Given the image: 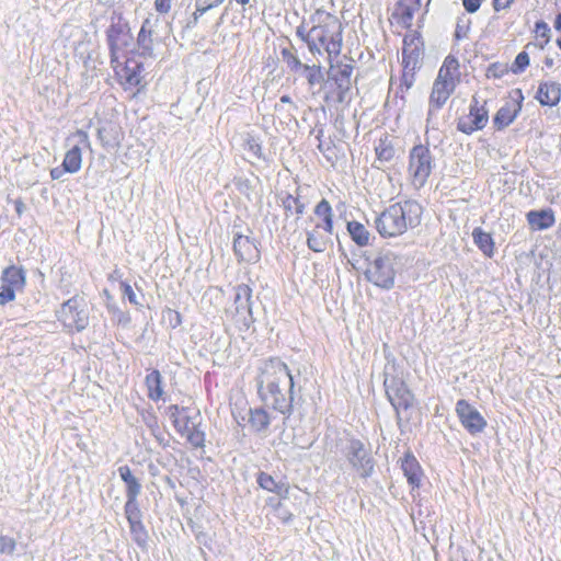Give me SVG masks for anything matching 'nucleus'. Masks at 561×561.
I'll use <instances>...</instances> for the list:
<instances>
[{
    "instance_id": "f257e3e1",
    "label": "nucleus",
    "mask_w": 561,
    "mask_h": 561,
    "mask_svg": "<svg viewBox=\"0 0 561 561\" xmlns=\"http://www.w3.org/2000/svg\"><path fill=\"white\" fill-rule=\"evenodd\" d=\"M257 393L262 402L282 414L293 409L294 377L278 358L263 360L257 367Z\"/></svg>"
},
{
    "instance_id": "f03ea898",
    "label": "nucleus",
    "mask_w": 561,
    "mask_h": 561,
    "mask_svg": "<svg viewBox=\"0 0 561 561\" xmlns=\"http://www.w3.org/2000/svg\"><path fill=\"white\" fill-rule=\"evenodd\" d=\"M423 208L412 199L394 203L375 218V227L382 238L402 236L421 222Z\"/></svg>"
},
{
    "instance_id": "7ed1b4c3",
    "label": "nucleus",
    "mask_w": 561,
    "mask_h": 561,
    "mask_svg": "<svg viewBox=\"0 0 561 561\" xmlns=\"http://www.w3.org/2000/svg\"><path fill=\"white\" fill-rule=\"evenodd\" d=\"M311 24V54L327 53L329 58L340 55L342 49V23L325 11L317 10L310 16Z\"/></svg>"
},
{
    "instance_id": "20e7f679",
    "label": "nucleus",
    "mask_w": 561,
    "mask_h": 561,
    "mask_svg": "<svg viewBox=\"0 0 561 561\" xmlns=\"http://www.w3.org/2000/svg\"><path fill=\"white\" fill-rule=\"evenodd\" d=\"M435 167L431 149L425 145H415L409 153L408 173L414 187L420 188L427 182Z\"/></svg>"
},
{
    "instance_id": "39448f33",
    "label": "nucleus",
    "mask_w": 561,
    "mask_h": 561,
    "mask_svg": "<svg viewBox=\"0 0 561 561\" xmlns=\"http://www.w3.org/2000/svg\"><path fill=\"white\" fill-rule=\"evenodd\" d=\"M106 39L111 62H118V59H125L134 41L128 23L121 16L112 18L111 25L106 31Z\"/></svg>"
},
{
    "instance_id": "423d86ee",
    "label": "nucleus",
    "mask_w": 561,
    "mask_h": 561,
    "mask_svg": "<svg viewBox=\"0 0 561 561\" xmlns=\"http://www.w3.org/2000/svg\"><path fill=\"white\" fill-rule=\"evenodd\" d=\"M394 264L396 255L392 252L380 253L368 262L365 276L374 285L390 289L394 285Z\"/></svg>"
},
{
    "instance_id": "0eeeda50",
    "label": "nucleus",
    "mask_w": 561,
    "mask_h": 561,
    "mask_svg": "<svg viewBox=\"0 0 561 561\" xmlns=\"http://www.w3.org/2000/svg\"><path fill=\"white\" fill-rule=\"evenodd\" d=\"M252 289L240 284L234 287L233 306L226 312L239 331H247L254 322L251 306Z\"/></svg>"
},
{
    "instance_id": "6e6552de",
    "label": "nucleus",
    "mask_w": 561,
    "mask_h": 561,
    "mask_svg": "<svg viewBox=\"0 0 561 561\" xmlns=\"http://www.w3.org/2000/svg\"><path fill=\"white\" fill-rule=\"evenodd\" d=\"M343 454L348 463L358 473L359 477L366 479L371 476L375 461L370 455V451L359 439H348L346 446L343 449Z\"/></svg>"
},
{
    "instance_id": "1a4fd4ad",
    "label": "nucleus",
    "mask_w": 561,
    "mask_h": 561,
    "mask_svg": "<svg viewBox=\"0 0 561 561\" xmlns=\"http://www.w3.org/2000/svg\"><path fill=\"white\" fill-rule=\"evenodd\" d=\"M58 319L70 331H82L89 324V316L83 300L72 297L62 304L58 311Z\"/></svg>"
},
{
    "instance_id": "9d476101",
    "label": "nucleus",
    "mask_w": 561,
    "mask_h": 561,
    "mask_svg": "<svg viewBox=\"0 0 561 561\" xmlns=\"http://www.w3.org/2000/svg\"><path fill=\"white\" fill-rule=\"evenodd\" d=\"M67 146L69 149L65 154L62 164L68 173H77L82 164V149L91 147L88 133L78 129L67 138Z\"/></svg>"
},
{
    "instance_id": "9b49d317",
    "label": "nucleus",
    "mask_w": 561,
    "mask_h": 561,
    "mask_svg": "<svg viewBox=\"0 0 561 561\" xmlns=\"http://www.w3.org/2000/svg\"><path fill=\"white\" fill-rule=\"evenodd\" d=\"M383 385L387 398L397 411L398 415L400 409L407 410L413 404V393L402 379L386 376Z\"/></svg>"
},
{
    "instance_id": "f8f14e48",
    "label": "nucleus",
    "mask_w": 561,
    "mask_h": 561,
    "mask_svg": "<svg viewBox=\"0 0 561 561\" xmlns=\"http://www.w3.org/2000/svg\"><path fill=\"white\" fill-rule=\"evenodd\" d=\"M111 65L125 90L137 88L141 83L144 67L136 59H118V62Z\"/></svg>"
},
{
    "instance_id": "ddd939ff",
    "label": "nucleus",
    "mask_w": 561,
    "mask_h": 561,
    "mask_svg": "<svg viewBox=\"0 0 561 561\" xmlns=\"http://www.w3.org/2000/svg\"><path fill=\"white\" fill-rule=\"evenodd\" d=\"M484 105L485 101L481 104L479 100L473 96L469 114L458 119L457 129L467 135H471L473 131L482 129L489 119L488 110Z\"/></svg>"
},
{
    "instance_id": "4468645a",
    "label": "nucleus",
    "mask_w": 561,
    "mask_h": 561,
    "mask_svg": "<svg viewBox=\"0 0 561 561\" xmlns=\"http://www.w3.org/2000/svg\"><path fill=\"white\" fill-rule=\"evenodd\" d=\"M456 413L460 420L461 425L471 435L481 433L486 426V421L481 415V413L463 399L456 403Z\"/></svg>"
},
{
    "instance_id": "2eb2a0df",
    "label": "nucleus",
    "mask_w": 561,
    "mask_h": 561,
    "mask_svg": "<svg viewBox=\"0 0 561 561\" xmlns=\"http://www.w3.org/2000/svg\"><path fill=\"white\" fill-rule=\"evenodd\" d=\"M456 84L455 81H437L435 80L430 96V108L427 114V123L431 122L435 111L439 110L453 93Z\"/></svg>"
},
{
    "instance_id": "dca6fc26",
    "label": "nucleus",
    "mask_w": 561,
    "mask_h": 561,
    "mask_svg": "<svg viewBox=\"0 0 561 561\" xmlns=\"http://www.w3.org/2000/svg\"><path fill=\"white\" fill-rule=\"evenodd\" d=\"M233 252L239 262L255 263L260 260V251L255 242L247 236H234Z\"/></svg>"
},
{
    "instance_id": "f3484780",
    "label": "nucleus",
    "mask_w": 561,
    "mask_h": 561,
    "mask_svg": "<svg viewBox=\"0 0 561 561\" xmlns=\"http://www.w3.org/2000/svg\"><path fill=\"white\" fill-rule=\"evenodd\" d=\"M26 285V272L22 266L10 265L3 270L1 286L12 289V293H22Z\"/></svg>"
},
{
    "instance_id": "a211bd4d",
    "label": "nucleus",
    "mask_w": 561,
    "mask_h": 561,
    "mask_svg": "<svg viewBox=\"0 0 561 561\" xmlns=\"http://www.w3.org/2000/svg\"><path fill=\"white\" fill-rule=\"evenodd\" d=\"M158 23L159 19L152 15L148 16L142 22V25L138 33L137 43L138 46L141 48L144 55H153V34Z\"/></svg>"
},
{
    "instance_id": "6ab92c4d",
    "label": "nucleus",
    "mask_w": 561,
    "mask_h": 561,
    "mask_svg": "<svg viewBox=\"0 0 561 561\" xmlns=\"http://www.w3.org/2000/svg\"><path fill=\"white\" fill-rule=\"evenodd\" d=\"M323 229L320 224H317L311 230H307V247L317 253H322L327 250L328 244L331 241V234Z\"/></svg>"
},
{
    "instance_id": "aec40b11",
    "label": "nucleus",
    "mask_w": 561,
    "mask_h": 561,
    "mask_svg": "<svg viewBox=\"0 0 561 561\" xmlns=\"http://www.w3.org/2000/svg\"><path fill=\"white\" fill-rule=\"evenodd\" d=\"M526 218L533 230H546L556 224L554 211L551 208L530 210Z\"/></svg>"
},
{
    "instance_id": "412c9836",
    "label": "nucleus",
    "mask_w": 561,
    "mask_h": 561,
    "mask_svg": "<svg viewBox=\"0 0 561 561\" xmlns=\"http://www.w3.org/2000/svg\"><path fill=\"white\" fill-rule=\"evenodd\" d=\"M352 73L353 66L351 64L340 62L336 66L331 65L329 75L330 78L336 83L341 96L351 88Z\"/></svg>"
},
{
    "instance_id": "4be33fe9",
    "label": "nucleus",
    "mask_w": 561,
    "mask_h": 561,
    "mask_svg": "<svg viewBox=\"0 0 561 561\" xmlns=\"http://www.w3.org/2000/svg\"><path fill=\"white\" fill-rule=\"evenodd\" d=\"M401 469L412 488H419L422 481V468L412 454H405L401 462Z\"/></svg>"
},
{
    "instance_id": "5701e85b",
    "label": "nucleus",
    "mask_w": 561,
    "mask_h": 561,
    "mask_svg": "<svg viewBox=\"0 0 561 561\" xmlns=\"http://www.w3.org/2000/svg\"><path fill=\"white\" fill-rule=\"evenodd\" d=\"M419 0H399L393 16L403 27H410L414 13L419 10Z\"/></svg>"
},
{
    "instance_id": "b1692460",
    "label": "nucleus",
    "mask_w": 561,
    "mask_h": 561,
    "mask_svg": "<svg viewBox=\"0 0 561 561\" xmlns=\"http://www.w3.org/2000/svg\"><path fill=\"white\" fill-rule=\"evenodd\" d=\"M561 98V85L557 82L540 83L536 99L541 105L554 106Z\"/></svg>"
},
{
    "instance_id": "393cba45",
    "label": "nucleus",
    "mask_w": 561,
    "mask_h": 561,
    "mask_svg": "<svg viewBox=\"0 0 561 561\" xmlns=\"http://www.w3.org/2000/svg\"><path fill=\"white\" fill-rule=\"evenodd\" d=\"M145 385L147 387V396L150 400L157 402L163 399V377L159 370L152 369L145 378Z\"/></svg>"
},
{
    "instance_id": "a878e982",
    "label": "nucleus",
    "mask_w": 561,
    "mask_h": 561,
    "mask_svg": "<svg viewBox=\"0 0 561 561\" xmlns=\"http://www.w3.org/2000/svg\"><path fill=\"white\" fill-rule=\"evenodd\" d=\"M419 58V53L412 50L408 51V48L404 47L402 50V64H403V73L401 78V85H404L405 89H410L414 82L413 71L416 67Z\"/></svg>"
},
{
    "instance_id": "bb28decb",
    "label": "nucleus",
    "mask_w": 561,
    "mask_h": 561,
    "mask_svg": "<svg viewBox=\"0 0 561 561\" xmlns=\"http://www.w3.org/2000/svg\"><path fill=\"white\" fill-rule=\"evenodd\" d=\"M519 110H520V104L514 103V102L506 103L495 114L494 125L499 129L508 126L516 118Z\"/></svg>"
},
{
    "instance_id": "cd10ccee",
    "label": "nucleus",
    "mask_w": 561,
    "mask_h": 561,
    "mask_svg": "<svg viewBox=\"0 0 561 561\" xmlns=\"http://www.w3.org/2000/svg\"><path fill=\"white\" fill-rule=\"evenodd\" d=\"M249 424L255 433L265 432L270 424L271 417L263 408L249 410Z\"/></svg>"
},
{
    "instance_id": "c85d7f7f",
    "label": "nucleus",
    "mask_w": 561,
    "mask_h": 561,
    "mask_svg": "<svg viewBox=\"0 0 561 561\" xmlns=\"http://www.w3.org/2000/svg\"><path fill=\"white\" fill-rule=\"evenodd\" d=\"M121 479L126 484V497L138 496L141 492V484L138 479L131 473L128 466H121L118 468Z\"/></svg>"
},
{
    "instance_id": "c756f323",
    "label": "nucleus",
    "mask_w": 561,
    "mask_h": 561,
    "mask_svg": "<svg viewBox=\"0 0 561 561\" xmlns=\"http://www.w3.org/2000/svg\"><path fill=\"white\" fill-rule=\"evenodd\" d=\"M347 231L352 238V240L358 247H366L370 241V232L366 229V227L358 221H348L347 222Z\"/></svg>"
},
{
    "instance_id": "7c9ffc66",
    "label": "nucleus",
    "mask_w": 561,
    "mask_h": 561,
    "mask_svg": "<svg viewBox=\"0 0 561 561\" xmlns=\"http://www.w3.org/2000/svg\"><path fill=\"white\" fill-rule=\"evenodd\" d=\"M314 214L322 218V222H319L324 230L333 232V210L330 203L327 199H321L316 208Z\"/></svg>"
},
{
    "instance_id": "2f4dec72",
    "label": "nucleus",
    "mask_w": 561,
    "mask_h": 561,
    "mask_svg": "<svg viewBox=\"0 0 561 561\" xmlns=\"http://www.w3.org/2000/svg\"><path fill=\"white\" fill-rule=\"evenodd\" d=\"M472 237L476 245L486 255L492 256L494 242L490 233L484 232L481 228H474Z\"/></svg>"
},
{
    "instance_id": "473e14b6",
    "label": "nucleus",
    "mask_w": 561,
    "mask_h": 561,
    "mask_svg": "<svg viewBox=\"0 0 561 561\" xmlns=\"http://www.w3.org/2000/svg\"><path fill=\"white\" fill-rule=\"evenodd\" d=\"M377 160L379 162H389L396 154L394 147L388 137L380 138L375 147Z\"/></svg>"
},
{
    "instance_id": "72a5a7b5",
    "label": "nucleus",
    "mask_w": 561,
    "mask_h": 561,
    "mask_svg": "<svg viewBox=\"0 0 561 561\" xmlns=\"http://www.w3.org/2000/svg\"><path fill=\"white\" fill-rule=\"evenodd\" d=\"M130 528V534L133 537V540L141 548H145L147 546L148 540V534L145 529V526L140 520H136L133 523H128Z\"/></svg>"
},
{
    "instance_id": "f704fd0d",
    "label": "nucleus",
    "mask_w": 561,
    "mask_h": 561,
    "mask_svg": "<svg viewBox=\"0 0 561 561\" xmlns=\"http://www.w3.org/2000/svg\"><path fill=\"white\" fill-rule=\"evenodd\" d=\"M535 36L537 46L543 49L550 41V27L545 21H538L535 24Z\"/></svg>"
},
{
    "instance_id": "c9c22d12",
    "label": "nucleus",
    "mask_w": 561,
    "mask_h": 561,
    "mask_svg": "<svg viewBox=\"0 0 561 561\" xmlns=\"http://www.w3.org/2000/svg\"><path fill=\"white\" fill-rule=\"evenodd\" d=\"M283 207L286 213L302 215L305 213V203H302L298 196H293L287 194L285 198H283Z\"/></svg>"
},
{
    "instance_id": "e433bc0d",
    "label": "nucleus",
    "mask_w": 561,
    "mask_h": 561,
    "mask_svg": "<svg viewBox=\"0 0 561 561\" xmlns=\"http://www.w3.org/2000/svg\"><path fill=\"white\" fill-rule=\"evenodd\" d=\"M137 497L138 496L126 497L124 510L128 523L141 519V512L137 502Z\"/></svg>"
},
{
    "instance_id": "4c0bfd02",
    "label": "nucleus",
    "mask_w": 561,
    "mask_h": 561,
    "mask_svg": "<svg viewBox=\"0 0 561 561\" xmlns=\"http://www.w3.org/2000/svg\"><path fill=\"white\" fill-rule=\"evenodd\" d=\"M283 61L287 65L290 71H298L304 69L305 64L300 61L298 56L289 48H283L280 50Z\"/></svg>"
},
{
    "instance_id": "58836bf2",
    "label": "nucleus",
    "mask_w": 561,
    "mask_h": 561,
    "mask_svg": "<svg viewBox=\"0 0 561 561\" xmlns=\"http://www.w3.org/2000/svg\"><path fill=\"white\" fill-rule=\"evenodd\" d=\"M184 436L194 447H202L204 445L205 434L202 430L198 428L196 424H192V428L188 430Z\"/></svg>"
},
{
    "instance_id": "ea45409f",
    "label": "nucleus",
    "mask_w": 561,
    "mask_h": 561,
    "mask_svg": "<svg viewBox=\"0 0 561 561\" xmlns=\"http://www.w3.org/2000/svg\"><path fill=\"white\" fill-rule=\"evenodd\" d=\"M304 70L308 73L307 80L310 85H316L321 82L322 80V73H321V67L317 65L312 66H304Z\"/></svg>"
},
{
    "instance_id": "a19ab883",
    "label": "nucleus",
    "mask_w": 561,
    "mask_h": 561,
    "mask_svg": "<svg viewBox=\"0 0 561 561\" xmlns=\"http://www.w3.org/2000/svg\"><path fill=\"white\" fill-rule=\"evenodd\" d=\"M192 424H195L192 421V417L184 413L181 417L174 420L173 426L179 434L184 436V434L192 428Z\"/></svg>"
},
{
    "instance_id": "79ce46f5",
    "label": "nucleus",
    "mask_w": 561,
    "mask_h": 561,
    "mask_svg": "<svg viewBox=\"0 0 561 561\" xmlns=\"http://www.w3.org/2000/svg\"><path fill=\"white\" fill-rule=\"evenodd\" d=\"M119 287H121V290L123 293V296L125 298H127V300L131 305H134L136 307H141L142 306V304L138 300V297H137L136 293L134 291L133 287L128 283L121 282Z\"/></svg>"
},
{
    "instance_id": "37998d69",
    "label": "nucleus",
    "mask_w": 561,
    "mask_h": 561,
    "mask_svg": "<svg viewBox=\"0 0 561 561\" xmlns=\"http://www.w3.org/2000/svg\"><path fill=\"white\" fill-rule=\"evenodd\" d=\"M528 65H529V56L526 51H522L516 56V58L513 62V66H512V71L514 73H520L527 68Z\"/></svg>"
},
{
    "instance_id": "c03bdc74",
    "label": "nucleus",
    "mask_w": 561,
    "mask_h": 561,
    "mask_svg": "<svg viewBox=\"0 0 561 561\" xmlns=\"http://www.w3.org/2000/svg\"><path fill=\"white\" fill-rule=\"evenodd\" d=\"M15 550V541L9 536H0V553L12 554Z\"/></svg>"
},
{
    "instance_id": "a18cd8bd",
    "label": "nucleus",
    "mask_w": 561,
    "mask_h": 561,
    "mask_svg": "<svg viewBox=\"0 0 561 561\" xmlns=\"http://www.w3.org/2000/svg\"><path fill=\"white\" fill-rule=\"evenodd\" d=\"M275 482L274 478L268 473L260 472L257 476L259 485L266 491L273 490V488H275Z\"/></svg>"
},
{
    "instance_id": "49530a36",
    "label": "nucleus",
    "mask_w": 561,
    "mask_h": 561,
    "mask_svg": "<svg viewBox=\"0 0 561 561\" xmlns=\"http://www.w3.org/2000/svg\"><path fill=\"white\" fill-rule=\"evenodd\" d=\"M296 35L307 44L308 49L311 53V26L307 28L305 24L299 25L296 28Z\"/></svg>"
},
{
    "instance_id": "de8ad7c7",
    "label": "nucleus",
    "mask_w": 561,
    "mask_h": 561,
    "mask_svg": "<svg viewBox=\"0 0 561 561\" xmlns=\"http://www.w3.org/2000/svg\"><path fill=\"white\" fill-rule=\"evenodd\" d=\"M225 0H196V3L201 5L199 14H204L206 11L220 5Z\"/></svg>"
},
{
    "instance_id": "09e8293b",
    "label": "nucleus",
    "mask_w": 561,
    "mask_h": 561,
    "mask_svg": "<svg viewBox=\"0 0 561 561\" xmlns=\"http://www.w3.org/2000/svg\"><path fill=\"white\" fill-rule=\"evenodd\" d=\"M187 412V408H181L176 404H172L168 408L167 413L169 417L171 419L172 423L174 420L181 417L184 413Z\"/></svg>"
},
{
    "instance_id": "8fccbe9b",
    "label": "nucleus",
    "mask_w": 561,
    "mask_h": 561,
    "mask_svg": "<svg viewBox=\"0 0 561 561\" xmlns=\"http://www.w3.org/2000/svg\"><path fill=\"white\" fill-rule=\"evenodd\" d=\"M443 66L446 68V70L451 71L458 76L459 62L454 56H447Z\"/></svg>"
},
{
    "instance_id": "3c124183",
    "label": "nucleus",
    "mask_w": 561,
    "mask_h": 561,
    "mask_svg": "<svg viewBox=\"0 0 561 561\" xmlns=\"http://www.w3.org/2000/svg\"><path fill=\"white\" fill-rule=\"evenodd\" d=\"M15 299V295L12 293V289L0 287V306H4L5 304Z\"/></svg>"
},
{
    "instance_id": "603ef678",
    "label": "nucleus",
    "mask_w": 561,
    "mask_h": 561,
    "mask_svg": "<svg viewBox=\"0 0 561 561\" xmlns=\"http://www.w3.org/2000/svg\"><path fill=\"white\" fill-rule=\"evenodd\" d=\"M457 75H455L451 71L446 70L444 66L440 67L438 71V76L436 78L437 81H455V78Z\"/></svg>"
},
{
    "instance_id": "864d4df0",
    "label": "nucleus",
    "mask_w": 561,
    "mask_h": 561,
    "mask_svg": "<svg viewBox=\"0 0 561 561\" xmlns=\"http://www.w3.org/2000/svg\"><path fill=\"white\" fill-rule=\"evenodd\" d=\"M172 0H156L154 8L159 13L165 14L171 10Z\"/></svg>"
},
{
    "instance_id": "5fc2aeb1",
    "label": "nucleus",
    "mask_w": 561,
    "mask_h": 561,
    "mask_svg": "<svg viewBox=\"0 0 561 561\" xmlns=\"http://www.w3.org/2000/svg\"><path fill=\"white\" fill-rule=\"evenodd\" d=\"M270 492L276 493L277 495H279L282 497H287L289 488L287 484L276 481L275 488H273V490H271Z\"/></svg>"
},
{
    "instance_id": "6e6d98bb",
    "label": "nucleus",
    "mask_w": 561,
    "mask_h": 561,
    "mask_svg": "<svg viewBox=\"0 0 561 561\" xmlns=\"http://www.w3.org/2000/svg\"><path fill=\"white\" fill-rule=\"evenodd\" d=\"M481 2L482 0H462L465 9L469 13H474L476 11H478L481 5Z\"/></svg>"
},
{
    "instance_id": "4d7b16f0",
    "label": "nucleus",
    "mask_w": 561,
    "mask_h": 561,
    "mask_svg": "<svg viewBox=\"0 0 561 561\" xmlns=\"http://www.w3.org/2000/svg\"><path fill=\"white\" fill-rule=\"evenodd\" d=\"M504 70L500 69V67L496 64H492L489 66L486 70V76L489 78H501L503 76Z\"/></svg>"
},
{
    "instance_id": "13d9d810",
    "label": "nucleus",
    "mask_w": 561,
    "mask_h": 561,
    "mask_svg": "<svg viewBox=\"0 0 561 561\" xmlns=\"http://www.w3.org/2000/svg\"><path fill=\"white\" fill-rule=\"evenodd\" d=\"M65 173H68V172L65 169L64 164H61V167H56L50 170V176L53 180L61 179Z\"/></svg>"
},
{
    "instance_id": "bf43d9fd",
    "label": "nucleus",
    "mask_w": 561,
    "mask_h": 561,
    "mask_svg": "<svg viewBox=\"0 0 561 561\" xmlns=\"http://www.w3.org/2000/svg\"><path fill=\"white\" fill-rule=\"evenodd\" d=\"M513 0H493V8L495 11L506 9L511 5Z\"/></svg>"
},
{
    "instance_id": "052dcab7",
    "label": "nucleus",
    "mask_w": 561,
    "mask_h": 561,
    "mask_svg": "<svg viewBox=\"0 0 561 561\" xmlns=\"http://www.w3.org/2000/svg\"><path fill=\"white\" fill-rule=\"evenodd\" d=\"M23 208H24V204L21 202V201H16L15 202V210L19 215L22 214L23 211Z\"/></svg>"
},
{
    "instance_id": "680f3d73",
    "label": "nucleus",
    "mask_w": 561,
    "mask_h": 561,
    "mask_svg": "<svg viewBox=\"0 0 561 561\" xmlns=\"http://www.w3.org/2000/svg\"><path fill=\"white\" fill-rule=\"evenodd\" d=\"M554 27H556L558 31H561V13H559V14L556 16V20H554Z\"/></svg>"
},
{
    "instance_id": "e2e57ef3",
    "label": "nucleus",
    "mask_w": 561,
    "mask_h": 561,
    "mask_svg": "<svg viewBox=\"0 0 561 561\" xmlns=\"http://www.w3.org/2000/svg\"><path fill=\"white\" fill-rule=\"evenodd\" d=\"M195 11L193 13V16H194V21H197L203 14H199V9H201V5H198L196 2H195Z\"/></svg>"
},
{
    "instance_id": "0e129e2a",
    "label": "nucleus",
    "mask_w": 561,
    "mask_h": 561,
    "mask_svg": "<svg viewBox=\"0 0 561 561\" xmlns=\"http://www.w3.org/2000/svg\"><path fill=\"white\" fill-rule=\"evenodd\" d=\"M280 102L282 103H290L291 99L289 95H283V96H280Z\"/></svg>"
},
{
    "instance_id": "69168bd1",
    "label": "nucleus",
    "mask_w": 561,
    "mask_h": 561,
    "mask_svg": "<svg viewBox=\"0 0 561 561\" xmlns=\"http://www.w3.org/2000/svg\"><path fill=\"white\" fill-rule=\"evenodd\" d=\"M175 318H176L175 325H178V324H180V323H181V317H180V313L175 312Z\"/></svg>"
},
{
    "instance_id": "338daca9",
    "label": "nucleus",
    "mask_w": 561,
    "mask_h": 561,
    "mask_svg": "<svg viewBox=\"0 0 561 561\" xmlns=\"http://www.w3.org/2000/svg\"><path fill=\"white\" fill-rule=\"evenodd\" d=\"M236 1H237L238 3H240V4H243V5H244V4L249 3V1H250V0H236Z\"/></svg>"
},
{
    "instance_id": "774afa93",
    "label": "nucleus",
    "mask_w": 561,
    "mask_h": 561,
    "mask_svg": "<svg viewBox=\"0 0 561 561\" xmlns=\"http://www.w3.org/2000/svg\"><path fill=\"white\" fill-rule=\"evenodd\" d=\"M557 46L561 49V36L557 38Z\"/></svg>"
}]
</instances>
